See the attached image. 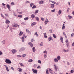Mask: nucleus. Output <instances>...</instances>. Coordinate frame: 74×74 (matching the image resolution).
<instances>
[{"label":"nucleus","mask_w":74,"mask_h":74,"mask_svg":"<svg viewBox=\"0 0 74 74\" xmlns=\"http://www.w3.org/2000/svg\"><path fill=\"white\" fill-rule=\"evenodd\" d=\"M12 27L13 29L16 30V29H17L19 27V25L17 24L14 23L13 25H12Z\"/></svg>","instance_id":"nucleus-1"},{"label":"nucleus","mask_w":74,"mask_h":74,"mask_svg":"<svg viewBox=\"0 0 74 74\" xmlns=\"http://www.w3.org/2000/svg\"><path fill=\"white\" fill-rule=\"evenodd\" d=\"M5 62L6 63H8V64H11V61H10V60L7 59H5Z\"/></svg>","instance_id":"nucleus-2"},{"label":"nucleus","mask_w":74,"mask_h":74,"mask_svg":"<svg viewBox=\"0 0 74 74\" xmlns=\"http://www.w3.org/2000/svg\"><path fill=\"white\" fill-rule=\"evenodd\" d=\"M26 49V47H22L19 50V52H22L23 51H25Z\"/></svg>","instance_id":"nucleus-3"},{"label":"nucleus","mask_w":74,"mask_h":74,"mask_svg":"<svg viewBox=\"0 0 74 74\" xmlns=\"http://www.w3.org/2000/svg\"><path fill=\"white\" fill-rule=\"evenodd\" d=\"M32 71L35 74L37 73V71L36 69H32Z\"/></svg>","instance_id":"nucleus-4"},{"label":"nucleus","mask_w":74,"mask_h":74,"mask_svg":"<svg viewBox=\"0 0 74 74\" xmlns=\"http://www.w3.org/2000/svg\"><path fill=\"white\" fill-rule=\"evenodd\" d=\"M39 4H43L44 3V1H39Z\"/></svg>","instance_id":"nucleus-5"},{"label":"nucleus","mask_w":74,"mask_h":74,"mask_svg":"<svg viewBox=\"0 0 74 74\" xmlns=\"http://www.w3.org/2000/svg\"><path fill=\"white\" fill-rule=\"evenodd\" d=\"M28 44L29 45H30L31 48H33V44L31 42H29Z\"/></svg>","instance_id":"nucleus-6"},{"label":"nucleus","mask_w":74,"mask_h":74,"mask_svg":"<svg viewBox=\"0 0 74 74\" xmlns=\"http://www.w3.org/2000/svg\"><path fill=\"white\" fill-rule=\"evenodd\" d=\"M54 69L56 70V71H57V69H58V67L56 65H54L53 66Z\"/></svg>","instance_id":"nucleus-7"},{"label":"nucleus","mask_w":74,"mask_h":74,"mask_svg":"<svg viewBox=\"0 0 74 74\" xmlns=\"http://www.w3.org/2000/svg\"><path fill=\"white\" fill-rule=\"evenodd\" d=\"M49 22V21L48 20V19L46 18V20L45 22V24L46 25H47V23Z\"/></svg>","instance_id":"nucleus-8"},{"label":"nucleus","mask_w":74,"mask_h":74,"mask_svg":"<svg viewBox=\"0 0 74 74\" xmlns=\"http://www.w3.org/2000/svg\"><path fill=\"white\" fill-rule=\"evenodd\" d=\"M12 53L14 54V53L16 52V50L15 49H13L12 50Z\"/></svg>","instance_id":"nucleus-9"},{"label":"nucleus","mask_w":74,"mask_h":74,"mask_svg":"<svg viewBox=\"0 0 74 74\" xmlns=\"http://www.w3.org/2000/svg\"><path fill=\"white\" fill-rule=\"evenodd\" d=\"M60 39L62 42L63 43V37H62V36H60Z\"/></svg>","instance_id":"nucleus-10"},{"label":"nucleus","mask_w":74,"mask_h":74,"mask_svg":"<svg viewBox=\"0 0 74 74\" xmlns=\"http://www.w3.org/2000/svg\"><path fill=\"white\" fill-rule=\"evenodd\" d=\"M5 23L6 24H7V25H8V24L10 23V21L8 20H6Z\"/></svg>","instance_id":"nucleus-11"},{"label":"nucleus","mask_w":74,"mask_h":74,"mask_svg":"<svg viewBox=\"0 0 74 74\" xmlns=\"http://www.w3.org/2000/svg\"><path fill=\"white\" fill-rule=\"evenodd\" d=\"M18 70L19 71L20 73H21L22 69L21 68H19L18 69Z\"/></svg>","instance_id":"nucleus-12"},{"label":"nucleus","mask_w":74,"mask_h":74,"mask_svg":"<svg viewBox=\"0 0 74 74\" xmlns=\"http://www.w3.org/2000/svg\"><path fill=\"white\" fill-rule=\"evenodd\" d=\"M23 34V32H22V31H20V33H19L18 35L19 36H22V34Z\"/></svg>","instance_id":"nucleus-13"},{"label":"nucleus","mask_w":74,"mask_h":74,"mask_svg":"<svg viewBox=\"0 0 74 74\" xmlns=\"http://www.w3.org/2000/svg\"><path fill=\"white\" fill-rule=\"evenodd\" d=\"M54 61L55 62H57V63H58V59L56 58H55L54 59Z\"/></svg>","instance_id":"nucleus-14"},{"label":"nucleus","mask_w":74,"mask_h":74,"mask_svg":"<svg viewBox=\"0 0 74 74\" xmlns=\"http://www.w3.org/2000/svg\"><path fill=\"white\" fill-rule=\"evenodd\" d=\"M62 51H63V52H69V50L63 49L62 50Z\"/></svg>","instance_id":"nucleus-15"},{"label":"nucleus","mask_w":74,"mask_h":74,"mask_svg":"<svg viewBox=\"0 0 74 74\" xmlns=\"http://www.w3.org/2000/svg\"><path fill=\"white\" fill-rule=\"evenodd\" d=\"M31 17L32 19H33L35 17V15L34 14H32L31 15Z\"/></svg>","instance_id":"nucleus-16"},{"label":"nucleus","mask_w":74,"mask_h":74,"mask_svg":"<svg viewBox=\"0 0 74 74\" xmlns=\"http://www.w3.org/2000/svg\"><path fill=\"white\" fill-rule=\"evenodd\" d=\"M51 8H54V7L55 6V5H54V4H51Z\"/></svg>","instance_id":"nucleus-17"},{"label":"nucleus","mask_w":74,"mask_h":74,"mask_svg":"<svg viewBox=\"0 0 74 74\" xmlns=\"http://www.w3.org/2000/svg\"><path fill=\"white\" fill-rule=\"evenodd\" d=\"M35 25H36V23L34 22L32 24L31 26L32 27H33V26H34Z\"/></svg>","instance_id":"nucleus-18"},{"label":"nucleus","mask_w":74,"mask_h":74,"mask_svg":"<svg viewBox=\"0 0 74 74\" xmlns=\"http://www.w3.org/2000/svg\"><path fill=\"white\" fill-rule=\"evenodd\" d=\"M1 43L3 44H5V40H3L1 42Z\"/></svg>","instance_id":"nucleus-19"},{"label":"nucleus","mask_w":74,"mask_h":74,"mask_svg":"<svg viewBox=\"0 0 74 74\" xmlns=\"http://www.w3.org/2000/svg\"><path fill=\"white\" fill-rule=\"evenodd\" d=\"M44 38H47V34H46V33H44Z\"/></svg>","instance_id":"nucleus-20"},{"label":"nucleus","mask_w":74,"mask_h":74,"mask_svg":"<svg viewBox=\"0 0 74 74\" xmlns=\"http://www.w3.org/2000/svg\"><path fill=\"white\" fill-rule=\"evenodd\" d=\"M32 50L34 52H36V49L35 48V47H33L32 48Z\"/></svg>","instance_id":"nucleus-21"},{"label":"nucleus","mask_w":74,"mask_h":74,"mask_svg":"<svg viewBox=\"0 0 74 74\" xmlns=\"http://www.w3.org/2000/svg\"><path fill=\"white\" fill-rule=\"evenodd\" d=\"M62 13V11L60 10L58 12V13L59 15H60Z\"/></svg>","instance_id":"nucleus-22"},{"label":"nucleus","mask_w":74,"mask_h":74,"mask_svg":"<svg viewBox=\"0 0 74 74\" xmlns=\"http://www.w3.org/2000/svg\"><path fill=\"white\" fill-rule=\"evenodd\" d=\"M28 19H29V17H25L24 18V20L25 21H27Z\"/></svg>","instance_id":"nucleus-23"},{"label":"nucleus","mask_w":74,"mask_h":74,"mask_svg":"<svg viewBox=\"0 0 74 74\" xmlns=\"http://www.w3.org/2000/svg\"><path fill=\"white\" fill-rule=\"evenodd\" d=\"M33 5H34V3H30V6L31 7H32V6H33Z\"/></svg>","instance_id":"nucleus-24"},{"label":"nucleus","mask_w":74,"mask_h":74,"mask_svg":"<svg viewBox=\"0 0 74 74\" xmlns=\"http://www.w3.org/2000/svg\"><path fill=\"white\" fill-rule=\"evenodd\" d=\"M33 60L32 59H30L28 60V62H33Z\"/></svg>","instance_id":"nucleus-25"},{"label":"nucleus","mask_w":74,"mask_h":74,"mask_svg":"<svg viewBox=\"0 0 74 74\" xmlns=\"http://www.w3.org/2000/svg\"><path fill=\"white\" fill-rule=\"evenodd\" d=\"M58 60H60V56H58L57 57Z\"/></svg>","instance_id":"nucleus-26"},{"label":"nucleus","mask_w":74,"mask_h":74,"mask_svg":"<svg viewBox=\"0 0 74 74\" xmlns=\"http://www.w3.org/2000/svg\"><path fill=\"white\" fill-rule=\"evenodd\" d=\"M36 19L37 21L38 22L39 21V18L38 17H36Z\"/></svg>","instance_id":"nucleus-27"},{"label":"nucleus","mask_w":74,"mask_h":74,"mask_svg":"<svg viewBox=\"0 0 74 74\" xmlns=\"http://www.w3.org/2000/svg\"><path fill=\"white\" fill-rule=\"evenodd\" d=\"M19 64L20 66H23V67H24V65L23 64H22V63L20 62Z\"/></svg>","instance_id":"nucleus-28"},{"label":"nucleus","mask_w":74,"mask_h":74,"mask_svg":"<svg viewBox=\"0 0 74 74\" xmlns=\"http://www.w3.org/2000/svg\"><path fill=\"white\" fill-rule=\"evenodd\" d=\"M53 36L54 38H56V35L55 34H53Z\"/></svg>","instance_id":"nucleus-29"},{"label":"nucleus","mask_w":74,"mask_h":74,"mask_svg":"<svg viewBox=\"0 0 74 74\" xmlns=\"http://www.w3.org/2000/svg\"><path fill=\"white\" fill-rule=\"evenodd\" d=\"M63 34L64 36L66 38H67V36H66V33L65 32H63Z\"/></svg>","instance_id":"nucleus-30"},{"label":"nucleus","mask_w":74,"mask_h":74,"mask_svg":"<svg viewBox=\"0 0 74 74\" xmlns=\"http://www.w3.org/2000/svg\"><path fill=\"white\" fill-rule=\"evenodd\" d=\"M6 6H7V7L8 9H9L10 8V5L8 4H7L6 5Z\"/></svg>","instance_id":"nucleus-31"},{"label":"nucleus","mask_w":74,"mask_h":74,"mask_svg":"<svg viewBox=\"0 0 74 74\" xmlns=\"http://www.w3.org/2000/svg\"><path fill=\"white\" fill-rule=\"evenodd\" d=\"M37 66V64H35L33 66V67H34V68H36Z\"/></svg>","instance_id":"nucleus-32"},{"label":"nucleus","mask_w":74,"mask_h":74,"mask_svg":"<svg viewBox=\"0 0 74 74\" xmlns=\"http://www.w3.org/2000/svg\"><path fill=\"white\" fill-rule=\"evenodd\" d=\"M52 38V37H51V36H50L49 38H48V40L49 41H51V38Z\"/></svg>","instance_id":"nucleus-33"},{"label":"nucleus","mask_w":74,"mask_h":74,"mask_svg":"<svg viewBox=\"0 0 74 74\" xmlns=\"http://www.w3.org/2000/svg\"><path fill=\"white\" fill-rule=\"evenodd\" d=\"M22 40V42H24L25 41V40H24V37H22L21 38Z\"/></svg>","instance_id":"nucleus-34"},{"label":"nucleus","mask_w":74,"mask_h":74,"mask_svg":"<svg viewBox=\"0 0 74 74\" xmlns=\"http://www.w3.org/2000/svg\"><path fill=\"white\" fill-rule=\"evenodd\" d=\"M64 29H65V26L63 25L62 26V30H64Z\"/></svg>","instance_id":"nucleus-35"},{"label":"nucleus","mask_w":74,"mask_h":74,"mask_svg":"<svg viewBox=\"0 0 74 74\" xmlns=\"http://www.w3.org/2000/svg\"><path fill=\"white\" fill-rule=\"evenodd\" d=\"M25 36V34H23V36L22 37H25V38H26L27 37V36Z\"/></svg>","instance_id":"nucleus-36"},{"label":"nucleus","mask_w":74,"mask_h":74,"mask_svg":"<svg viewBox=\"0 0 74 74\" xmlns=\"http://www.w3.org/2000/svg\"><path fill=\"white\" fill-rule=\"evenodd\" d=\"M48 71H49L48 69H47V70H46V74H49V73H48V72H49Z\"/></svg>","instance_id":"nucleus-37"},{"label":"nucleus","mask_w":74,"mask_h":74,"mask_svg":"<svg viewBox=\"0 0 74 74\" xmlns=\"http://www.w3.org/2000/svg\"><path fill=\"white\" fill-rule=\"evenodd\" d=\"M34 8H36V5H34L32 7V9H34Z\"/></svg>","instance_id":"nucleus-38"},{"label":"nucleus","mask_w":74,"mask_h":74,"mask_svg":"<svg viewBox=\"0 0 74 74\" xmlns=\"http://www.w3.org/2000/svg\"><path fill=\"white\" fill-rule=\"evenodd\" d=\"M38 11H39L38 10H36L35 11V14H36H36L38 13Z\"/></svg>","instance_id":"nucleus-39"},{"label":"nucleus","mask_w":74,"mask_h":74,"mask_svg":"<svg viewBox=\"0 0 74 74\" xmlns=\"http://www.w3.org/2000/svg\"><path fill=\"white\" fill-rule=\"evenodd\" d=\"M26 56V54H23L22 55L23 58H24V57H25Z\"/></svg>","instance_id":"nucleus-40"},{"label":"nucleus","mask_w":74,"mask_h":74,"mask_svg":"<svg viewBox=\"0 0 74 74\" xmlns=\"http://www.w3.org/2000/svg\"><path fill=\"white\" fill-rule=\"evenodd\" d=\"M11 5H15V3H14V2H12L11 3Z\"/></svg>","instance_id":"nucleus-41"},{"label":"nucleus","mask_w":74,"mask_h":74,"mask_svg":"<svg viewBox=\"0 0 74 74\" xmlns=\"http://www.w3.org/2000/svg\"><path fill=\"white\" fill-rule=\"evenodd\" d=\"M34 35H36V37L38 36V34H37V32H36L34 34Z\"/></svg>","instance_id":"nucleus-42"},{"label":"nucleus","mask_w":74,"mask_h":74,"mask_svg":"<svg viewBox=\"0 0 74 74\" xmlns=\"http://www.w3.org/2000/svg\"><path fill=\"white\" fill-rule=\"evenodd\" d=\"M47 55H46V54H44V58H45V59H46V58H47Z\"/></svg>","instance_id":"nucleus-43"},{"label":"nucleus","mask_w":74,"mask_h":74,"mask_svg":"<svg viewBox=\"0 0 74 74\" xmlns=\"http://www.w3.org/2000/svg\"><path fill=\"white\" fill-rule=\"evenodd\" d=\"M18 16L19 18H22V15H18Z\"/></svg>","instance_id":"nucleus-44"},{"label":"nucleus","mask_w":74,"mask_h":74,"mask_svg":"<svg viewBox=\"0 0 74 74\" xmlns=\"http://www.w3.org/2000/svg\"><path fill=\"white\" fill-rule=\"evenodd\" d=\"M51 1L52 3H53V4H56V2L54 1Z\"/></svg>","instance_id":"nucleus-45"},{"label":"nucleus","mask_w":74,"mask_h":74,"mask_svg":"<svg viewBox=\"0 0 74 74\" xmlns=\"http://www.w3.org/2000/svg\"><path fill=\"white\" fill-rule=\"evenodd\" d=\"M68 17L69 18V19H71V18H72L73 17L71 16L70 15L68 16Z\"/></svg>","instance_id":"nucleus-46"},{"label":"nucleus","mask_w":74,"mask_h":74,"mask_svg":"<svg viewBox=\"0 0 74 74\" xmlns=\"http://www.w3.org/2000/svg\"><path fill=\"white\" fill-rule=\"evenodd\" d=\"M38 63H40V64H41V62L40 60H38Z\"/></svg>","instance_id":"nucleus-47"},{"label":"nucleus","mask_w":74,"mask_h":74,"mask_svg":"<svg viewBox=\"0 0 74 74\" xmlns=\"http://www.w3.org/2000/svg\"><path fill=\"white\" fill-rule=\"evenodd\" d=\"M55 12V10L54 9L53 10H51V12Z\"/></svg>","instance_id":"nucleus-48"},{"label":"nucleus","mask_w":74,"mask_h":74,"mask_svg":"<svg viewBox=\"0 0 74 74\" xmlns=\"http://www.w3.org/2000/svg\"><path fill=\"white\" fill-rule=\"evenodd\" d=\"M6 70L8 72V71H9V69H8V67L7 68H6Z\"/></svg>","instance_id":"nucleus-49"},{"label":"nucleus","mask_w":74,"mask_h":74,"mask_svg":"<svg viewBox=\"0 0 74 74\" xmlns=\"http://www.w3.org/2000/svg\"><path fill=\"white\" fill-rule=\"evenodd\" d=\"M43 53H45L47 54V51L45 50V51H43Z\"/></svg>","instance_id":"nucleus-50"},{"label":"nucleus","mask_w":74,"mask_h":74,"mask_svg":"<svg viewBox=\"0 0 74 74\" xmlns=\"http://www.w3.org/2000/svg\"><path fill=\"white\" fill-rule=\"evenodd\" d=\"M43 45V43L42 42H41V44H40V46H42Z\"/></svg>","instance_id":"nucleus-51"},{"label":"nucleus","mask_w":74,"mask_h":74,"mask_svg":"<svg viewBox=\"0 0 74 74\" xmlns=\"http://www.w3.org/2000/svg\"><path fill=\"white\" fill-rule=\"evenodd\" d=\"M17 57H18V58H21V55H18L17 56Z\"/></svg>","instance_id":"nucleus-52"},{"label":"nucleus","mask_w":74,"mask_h":74,"mask_svg":"<svg viewBox=\"0 0 74 74\" xmlns=\"http://www.w3.org/2000/svg\"><path fill=\"white\" fill-rule=\"evenodd\" d=\"M69 11H70V8H68L67 9V12H69Z\"/></svg>","instance_id":"nucleus-53"},{"label":"nucleus","mask_w":74,"mask_h":74,"mask_svg":"<svg viewBox=\"0 0 74 74\" xmlns=\"http://www.w3.org/2000/svg\"><path fill=\"white\" fill-rule=\"evenodd\" d=\"M37 69H41V67L40 66H38L37 67Z\"/></svg>","instance_id":"nucleus-54"},{"label":"nucleus","mask_w":74,"mask_h":74,"mask_svg":"<svg viewBox=\"0 0 74 74\" xmlns=\"http://www.w3.org/2000/svg\"><path fill=\"white\" fill-rule=\"evenodd\" d=\"M28 34H29L30 35V34H31V32H30V31H29L28 32Z\"/></svg>","instance_id":"nucleus-55"},{"label":"nucleus","mask_w":74,"mask_h":74,"mask_svg":"<svg viewBox=\"0 0 74 74\" xmlns=\"http://www.w3.org/2000/svg\"><path fill=\"white\" fill-rule=\"evenodd\" d=\"M28 34H29L30 35V34H31V32H30V31H29L28 32Z\"/></svg>","instance_id":"nucleus-56"},{"label":"nucleus","mask_w":74,"mask_h":74,"mask_svg":"<svg viewBox=\"0 0 74 74\" xmlns=\"http://www.w3.org/2000/svg\"><path fill=\"white\" fill-rule=\"evenodd\" d=\"M5 16H6L7 17H9L8 14H5Z\"/></svg>","instance_id":"nucleus-57"},{"label":"nucleus","mask_w":74,"mask_h":74,"mask_svg":"<svg viewBox=\"0 0 74 74\" xmlns=\"http://www.w3.org/2000/svg\"><path fill=\"white\" fill-rule=\"evenodd\" d=\"M1 15L2 17H3V18H4V15H3L2 14H1Z\"/></svg>","instance_id":"nucleus-58"},{"label":"nucleus","mask_w":74,"mask_h":74,"mask_svg":"<svg viewBox=\"0 0 74 74\" xmlns=\"http://www.w3.org/2000/svg\"><path fill=\"white\" fill-rule=\"evenodd\" d=\"M44 18H42V17H41V20L42 21H44Z\"/></svg>","instance_id":"nucleus-59"},{"label":"nucleus","mask_w":74,"mask_h":74,"mask_svg":"<svg viewBox=\"0 0 74 74\" xmlns=\"http://www.w3.org/2000/svg\"><path fill=\"white\" fill-rule=\"evenodd\" d=\"M32 42H33L34 41V39H32L31 40Z\"/></svg>","instance_id":"nucleus-60"},{"label":"nucleus","mask_w":74,"mask_h":74,"mask_svg":"<svg viewBox=\"0 0 74 74\" xmlns=\"http://www.w3.org/2000/svg\"><path fill=\"white\" fill-rule=\"evenodd\" d=\"M21 25H25V23H24L23 22H22L21 23Z\"/></svg>","instance_id":"nucleus-61"},{"label":"nucleus","mask_w":74,"mask_h":74,"mask_svg":"<svg viewBox=\"0 0 74 74\" xmlns=\"http://www.w3.org/2000/svg\"><path fill=\"white\" fill-rule=\"evenodd\" d=\"M26 32H28L29 31V29H26Z\"/></svg>","instance_id":"nucleus-62"},{"label":"nucleus","mask_w":74,"mask_h":74,"mask_svg":"<svg viewBox=\"0 0 74 74\" xmlns=\"http://www.w3.org/2000/svg\"><path fill=\"white\" fill-rule=\"evenodd\" d=\"M11 69H12V70L14 71V69L13 68V67H12L11 68Z\"/></svg>","instance_id":"nucleus-63"},{"label":"nucleus","mask_w":74,"mask_h":74,"mask_svg":"<svg viewBox=\"0 0 74 74\" xmlns=\"http://www.w3.org/2000/svg\"><path fill=\"white\" fill-rule=\"evenodd\" d=\"M72 46H73V47H74V42H73V43L72 44Z\"/></svg>","instance_id":"nucleus-64"}]
</instances>
